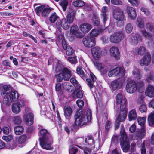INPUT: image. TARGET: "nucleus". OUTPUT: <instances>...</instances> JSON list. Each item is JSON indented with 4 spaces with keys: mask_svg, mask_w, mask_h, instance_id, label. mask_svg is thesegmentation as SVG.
Here are the masks:
<instances>
[{
    "mask_svg": "<svg viewBox=\"0 0 154 154\" xmlns=\"http://www.w3.org/2000/svg\"><path fill=\"white\" fill-rule=\"evenodd\" d=\"M3 99V104L6 106H9L11 104V103L12 101H11L8 96H4Z\"/></svg>",
    "mask_w": 154,
    "mask_h": 154,
    "instance_id": "37998d69",
    "label": "nucleus"
},
{
    "mask_svg": "<svg viewBox=\"0 0 154 154\" xmlns=\"http://www.w3.org/2000/svg\"><path fill=\"white\" fill-rule=\"evenodd\" d=\"M57 74L55 75V77L56 78V82H61L63 79L64 80V77L62 76L61 73H56Z\"/></svg>",
    "mask_w": 154,
    "mask_h": 154,
    "instance_id": "8fccbe9b",
    "label": "nucleus"
},
{
    "mask_svg": "<svg viewBox=\"0 0 154 154\" xmlns=\"http://www.w3.org/2000/svg\"><path fill=\"white\" fill-rule=\"evenodd\" d=\"M92 116V112L90 109L87 110L86 114L83 110H77L74 115V122L72 127L75 130H78L79 127L86 125L88 121L91 122Z\"/></svg>",
    "mask_w": 154,
    "mask_h": 154,
    "instance_id": "f03ea898",
    "label": "nucleus"
},
{
    "mask_svg": "<svg viewBox=\"0 0 154 154\" xmlns=\"http://www.w3.org/2000/svg\"><path fill=\"white\" fill-rule=\"evenodd\" d=\"M112 88L113 90L120 89L122 86V84L119 81L115 80L112 82L111 84Z\"/></svg>",
    "mask_w": 154,
    "mask_h": 154,
    "instance_id": "393cba45",
    "label": "nucleus"
},
{
    "mask_svg": "<svg viewBox=\"0 0 154 154\" xmlns=\"http://www.w3.org/2000/svg\"><path fill=\"white\" fill-rule=\"evenodd\" d=\"M146 52L145 48L143 46L140 47L138 50V53L140 55H143Z\"/></svg>",
    "mask_w": 154,
    "mask_h": 154,
    "instance_id": "13d9d810",
    "label": "nucleus"
},
{
    "mask_svg": "<svg viewBox=\"0 0 154 154\" xmlns=\"http://www.w3.org/2000/svg\"><path fill=\"white\" fill-rule=\"evenodd\" d=\"M144 83L143 81L140 80L137 82L136 83L137 89L138 91H140L141 90H142L144 88Z\"/></svg>",
    "mask_w": 154,
    "mask_h": 154,
    "instance_id": "e433bc0d",
    "label": "nucleus"
},
{
    "mask_svg": "<svg viewBox=\"0 0 154 154\" xmlns=\"http://www.w3.org/2000/svg\"><path fill=\"white\" fill-rule=\"evenodd\" d=\"M79 31V28L76 25H72L70 29V31L72 34H76V32Z\"/></svg>",
    "mask_w": 154,
    "mask_h": 154,
    "instance_id": "09e8293b",
    "label": "nucleus"
},
{
    "mask_svg": "<svg viewBox=\"0 0 154 154\" xmlns=\"http://www.w3.org/2000/svg\"><path fill=\"white\" fill-rule=\"evenodd\" d=\"M45 6L44 5H42L40 6H37L35 9V11L36 14H40L42 11Z\"/></svg>",
    "mask_w": 154,
    "mask_h": 154,
    "instance_id": "4d7b16f0",
    "label": "nucleus"
},
{
    "mask_svg": "<svg viewBox=\"0 0 154 154\" xmlns=\"http://www.w3.org/2000/svg\"><path fill=\"white\" fill-rule=\"evenodd\" d=\"M70 81L76 89H79L81 88L80 85L76 79L74 77H72L70 79Z\"/></svg>",
    "mask_w": 154,
    "mask_h": 154,
    "instance_id": "72a5a7b5",
    "label": "nucleus"
},
{
    "mask_svg": "<svg viewBox=\"0 0 154 154\" xmlns=\"http://www.w3.org/2000/svg\"><path fill=\"white\" fill-rule=\"evenodd\" d=\"M133 26L131 23L128 24L126 26L125 30L127 33H130L132 31Z\"/></svg>",
    "mask_w": 154,
    "mask_h": 154,
    "instance_id": "052dcab7",
    "label": "nucleus"
},
{
    "mask_svg": "<svg viewBox=\"0 0 154 154\" xmlns=\"http://www.w3.org/2000/svg\"><path fill=\"white\" fill-rule=\"evenodd\" d=\"M113 15L114 18L117 20V26L119 27L123 26L126 20L123 11L119 8H117L113 10Z\"/></svg>",
    "mask_w": 154,
    "mask_h": 154,
    "instance_id": "20e7f679",
    "label": "nucleus"
},
{
    "mask_svg": "<svg viewBox=\"0 0 154 154\" xmlns=\"http://www.w3.org/2000/svg\"><path fill=\"white\" fill-rule=\"evenodd\" d=\"M13 121L14 124L17 125L20 124L22 122L20 117L17 116L14 117Z\"/></svg>",
    "mask_w": 154,
    "mask_h": 154,
    "instance_id": "3c124183",
    "label": "nucleus"
},
{
    "mask_svg": "<svg viewBox=\"0 0 154 154\" xmlns=\"http://www.w3.org/2000/svg\"><path fill=\"white\" fill-rule=\"evenodd\" d=\"M65 67L60 60H58L54 67V72L56 73H61Z\"/></svg>",
    "mask_w": 154,
    "mask_h": 154,
    "instance_id": "b1692460",
    "label": "nucleus"
},
{
    "mask_svg": "<svg viewBox=\"0 0 154 154\" xmlns=\"http://www.w3.org/2000/svg\"><path fill=\"white\" fill-rule=\"evenodd\" d=\"M131 38V40L132 45H136L138 44V40L141 39V37L140 35L137 34L135 35H132Z\"/></svg>",
    "mask_w": 154,
    "mask_h": 154,
    "instance_id": "c85d7f7f",
    "label": "nucleus"
},
{
    "mask_svg": "<svg viewBox=\"0 0 154 154\" xmlns=\"http://www.w3.org/2000/svg\"><path fill=\"white\" fill-rule=\"evenodd\" d=\"M91 52L94 58L97 60L100 58L102 51L99 47H95L91 49Z\"/></svg>",
    "mask_w": 154,
    "mask_h": 154,
    "instance_id": "4468645a",
    "label": "nucleus"
},
{
    "mask_svg": "<svg viewBox=\"0 0 154 154\" xmlns=\"http://www.w3.org/2000/svg\"><path fill=\"white\" fill-rule=\"evenodd\" d=\"M66 55L70 56L72 55L74 51L72 48L69 46H68V47L66 48V49L65 50Z\"/></svg>",
    "mask_w": 154,
    "mask_h": 154,
    "instance_id": "5fc2aeb1",
    "label": "nucleus"
},
{
    "mask_svg": "<svg viewBox=\"0 0 154 154\" xmlns=\"http://www.w3.org/2000/svg\"><path fill=\"white\" fill-rule=\"evenodd\" d=\"M141 32L143 35L146 38H151L153 35L152 34L147 32L146 30H142Z\"/></svg>",
    "mask_w": 154,
    "mask_h": 154,
    "instance_id": "6e6d98bb",
    "label": "nucleus"
},
{
    "mask_svg": "<svg viewBox=\"0 0 154 154\" xmlns=\"http://www.w3.org/2000/svg\"><path fill=\"white\" fill-rule=\"evenodd\" d=\"M136 88V82L135 81L131 80L127 82L126 89L128 93H133L137 90Z\"/></svg>",
    "mask_w": 154,
    "mask_h": 154,
    "instance_id": "9d476101",
    "label": "nucleus"
},
{
    "mask_svg": "<svg viewBox=\"0 0 154 154\" xmlns=\"http://www.w3.org/2000/svg\"><path fill=\"white\" fill-rule=\"evenodd\" d=\"M94 25L95 26H98L100 23V21L98 17L96 15H94L93 18Z\"/></svg>",
    "mask_w": 154,
    "mask_h": 154,
    "instance_id": "603ef678",
    "label": "nucleus"
},
{
    "mask_svg": "<svg viewBox=\"0 0 154 154\" xmlns=\"http://www.w3.org/2000/svg\"><path fill=\"white\" fill-rule=\"evenodd\" d=\"M13 138L12 136L10 135L8 136H5L2 137L3 139L6 142H9Z\"/></svg>",
    "mask_w": 154,
    "mask_h": 154,
    "instance_id": "774afa93",
    "label": "nucleus"
},
{
    "mask_svg": "<svg viewBox=\"0 0 154 154\" xmlns=\"http://www.w3.org/2000/svg\"><path fill=\"white\" fill-rule=\"evenodd\" d=\"M82 42L84 46L87 48H91L96 44L95 38L89 36H86L83 38Z\"/></svg>",
    "mask_w": 154,
    "mask_h": 154,
    "instance_id": "1a4fd4ad",
    "label": "nucleus"
},
{
    "mask_svg": "<svg viewBox=\"0 0 154 154\" xmlns=\"http://www.w3.org/2000/svg\"><path fill=\"white\" fill-rule=\"evenodd\" d=\"M76 103L79 108H82L84 105V102L81 99H78L76 101Z\"/></svg>",
    "mask_w": 154,
    "mask_h": 154,
    "instance_id": "69168bd1",
    "label": "nucleus"
},
{
    "mask_svg": "<svg viewBox=\"0 0 154 154\" xmlns=\"http://www.w3.org/2000/svg\"><path fill=\"white\" fill-rule=\"evenodd\" d=\"M110 52L111 56L116 60H118L120 58V53L119 50L116 47L113 46L110 49Z\"/></svg>",
    "mask_w": 154,
    "mask_h": 154,
    "instance_id": "2eb2a0df",
    "label": "nucleus"
},
{
    "mask_svg": "<svg viewBox=\"0 0 154 154\" xmlns=\"http://www.w3.org/2000/svg\"><path fill=\"white\" fill-rule=\"evenodd\" d=\"M152 80L154 82V75L150 74L148 75L146 79V81L148 82H150Z\"/></svg>",
    "mask_w": 154,
    "mask_h": 154,
    "instance_id": "0e129e2a",
    "label": "nucleus"
},
{
    "mask_svg": "<svg viewBox=\"0 0 154 154\" xmlns=\"http://www.w3.org/2000/svg\"><path fill=\"white\" fill-rule=\"evenodd\" d=\"M151 61V56L150 53L147 52L140 61V65L142 66H147L149 65Z\"/></svg>",
    "mask_w": 154,
    "mask_h": 154,
    "instance_id": "9b49d317",
    "label": "nucleus"
},
{
    "mask_svg": "<svg viewBox=\"0 0 154 154\" xmlns=\"http://www.w3.org/2000/svg\"><path fill=\"white\" fill-rule=\"evenodd\" d=\"M146 96L152 98L154 97V86L152 85H148L146 88L145 92Z\"/></svg>",
    "mask_w": 154,
    "mask_h": 154,
    "instance_id": "5701e85b",
    "label": "nucleus"
},
{
    "mask_svg": "<svg viewBox=\"0 0 154 154\" xmlns=\"http://www.w3.org/2000/svg\"><path fill=\"white\" fill-rule=\"evenodd\" d=\"M137 122L139 125H140L141 128L145 127L146 119L145 117H138L137 118Z\"/></svg>",
    "mask_w": 154,
    "mask_h": 154,
    "instance_id": "a19ab883",
    "label": "nucleus"
},
{
    "mask_svg": "<svg viewBox=\"0 0 154 154\" xmlns=\"http://www.w3.org/2000/svg\"><path fill=\"white\" fill-rule=\"evenodd\" d=\"M68 60L72 64H75L77 62L76 57H70L68 58Z\"/></svg>",
    "mask_w": 154,
    "mask_h": 154,
    "instance_id": "bf43d9fd",
    "label": "nucleus"
},
{
    "mask_svg": "<svg viewBox=\"0 0 154 154\" xmlns=\"http://www.w3.org/2000/svg\"><path fill=\"white\" fill-rule=\"evenodd\" d=\"M141 154H146L145 147V144L144 141L141 144Z\"/></svg>",
    "mask_w": 154,
    "mask_h": 154,
    "instance_id": "e2e57ef3",
    "label": "nucleus"
},
{
    "mask_svg": "<svg viewBox=\"0 0 154 154\" xmlns=\"http://www.w3.org/2000/svg\"><path fill=\"white\" fill-rule=\"evenodd\" d=\"M72 112V108L69 106L66 105L64 109V114L66 117H70Z\"/></svg>",
    "mask_w": 154,
    "mask_h": 154,
    "instance_id": "a878e982",
    "label": "nucleus"
},
{
    "mask_svg": "<svg viewBox=\"0 0 154 154\" xmlns=\"http://www.w3.org/2000/svg\"><path fill=\"white\" fill-rule=\"evenodd\" d=\"M76 71L77 74L84 80H85L87 82V85L89 87L90 89L94 87V84L95 82H93L92 80L90 78H87V76L85 74L82 68L78 67L76 68Z\"/></svg>",
    "mask_w": 154,
    "mask_h": 154,
    "instance_id": "0eeeda50",
    "label": "nucleus"
},
{
    "mask_svg": "<svg viewBox=\"0 0 154 154\" xmlns=\"http://www.w3.org/2000/svg\"><path fill=\"white\" fill-rule=\"evenodd\" d=\"M126 10L128 16L131 20L135 19L137 15L136 11L134 8L130 6H127Z\"/></svg>",
    "mask_w": 154,
    "mask_h": 154,
    "instance_id": "dca6fc26",
    "label": "nucleus"
},
{
    "mask_svg": "<svg viewBox=\"0 0 154 154\" xmlns=\"http://www.w3.org/2000/svg\"><path fill=\"white\" fill-rule=\"evenodd\" d=\"M69 152L70 154H76L78 151V149L74 147L73 146H70L69 149Z\"/></svg>",
    "mask_w": 154,
    "mask_h": 154,
    "instance_id": "864d4df0",
    "label": "nucleus"
},
{
    "mask_svg": "<svg viewBox=\"0 0 154 154\" xmlns=\"http://www.w3.org/2000/svg\"><path fill=\"white\" fill-rule=\"evenodd\" d=\"M27 139V136L26 134H23L20 136L18 138V142L20 144H24Z\"/></svg>",
    "mask_w": 154,
    "mask_h": 154,
    "instance_id": "58836bf2",
    "label": "nucleus"
},
{
    "mask_svg": "<svg viewBox=\"0 0 154 154\" xmlns=\"http://www.w3.org/2000/svg\"><path fill=\"white\" fill-rule=\"evenodd\" d=\"M34 115L32 112H29L26 115L25 118V122L26 125L31 126L33 123Z\"/></svg>",
    "mask_w": 154,
    "mask_h": 154,
    "instance_id": "aec40b11",
    "label": "nucleus"
},
{
    "mask_svg": "<svg viewBox=\"0 0 154 154\" xmlns=\"http://www.w3.org/2000/svg\"><path fill=\"white\" fill-rule=\"evenodd\" d=\"M128 117L129 121H132L136 119L137 118V114L135 109L130 110L128 113Z\"/></svg>",
    "mask_w": 154,
    "mask_h": 154,
    "instance_id": "cd10ccee",
    "label": "nucleus"
},
{
    "mask_svg": "<svg viewBox=\"0 0 154 154\" xmlns=\"http://www.w3.org/2000/svg\"><path fill=\"white\" fill-rule=\"evenodd\" d=\"M146 28L149 29L150 31L154 33V26L149 23H148L146 24Z\"/></svg>",
    "mask_w": 154,
    "mask_h": 154,
    "instance_id": "338daca9",
    "label": "nucleus"
},
{
    "mask_svg": "<svg viewBox=\"0 0 154 154\" xmlns=\"http://www.w3.org/2000/svg\"><path fill=\"white\" fill-rule=\"evenodd\" d=\"M19 94L16 91L11 90L7 96H8L11 101L15 102L17 101L19 97Z\"/></svg>",
    "mask_w": 154,
    "mask_h": 154,
    "instance_id": "412c9836",
    "label": "nucleus"
},
{
    "mask_svg": "<svg viewBox=\"0 0 154 154\" xmlns=\"http://www.w3.org/2000/svg\"><path fill=\"white\" fill-rule=\"evenodd\" d=\"M125 73V70L123 68L117 67L113 69L110 68L109 71L108 75L109 77L116 76L118 75L121 77H123Z\"/></svg>",
    "mask_w": 154,
    "mask_h": 154,
    "instance_id": "6e6552de",
    "label": "nucleus"
},
{
    "mask_svg": "<svg viewBox=\"0 0 154 154\" xmlns=\"http://www.w3.org/2000/svg\"><path fill=\"white\" fill-rule=\"evenodd\" d=\"M125 37V35L122 31L116 32L110 35L109 41L112 43H119Z\"/></svg>",
    "mask_w": 154,
    "mask_h": 154,
    "instance_id": "423d86ee",
    "label": "nucleus"
},
{
    "mask_svg": "<svg viewBox=\"0 0 154 154\" xmlns=\"http://www.w3.org/2000/svg\"><path fill=\"white\" fill-rule=\"evenodd\" d=\"M60 5L62 8L63 11H65L68 6V0H61L59 3Z\"/></svg>",
    "mask_w": 154,
    "mask_h": 154,
    "instance_id": "79ce46f5",
    "label": "nucleus"
},
{
    "mask_svg": "<svg viewBox=\"0 0 154 154\" xmlns=\"http://www.w3.org/2000/svg\"><path fill=\"white\" fill-rule=\"evenodd\" d=\"M51 11V9L49 8L45 7L41 13L42 16L44 17H46L49 14Z\"/></svg>",
    "mask_w": 154,
    "mask_h": 154,
    "instance_id": "c9c22d12",
    "label": "nucleus"
},
{
    "mask_svg": "<svg viewBox=\"0 0 154 154\" xmlns=\"http://www.w3.org/2000/svg\"><path fill=\"white\" fill-rule=\"evenodd\" d=\"M1 89V94L2 96H8L12 90V88L10 85H3Z\"/></svg>",
    "mask_w": 154,
    "mask_h": 154,
    "instance_id": "f3484780",
    "label": "nucleus"
},
{
    "mask_svg": "<svg viewBox=\"0 0 154 154\" xmlns=\"http://www.w3.org/2000/svg\"><path fill=\"white\" fill-rule=\"evenodd\" d=\"M62 76L64 77V80L68 81L72 76L71 71L67 67H65L61 72Z\"/></svg>",
    "mask_w": 154,
    "mask_h": 154,
    "instance_id": "a211bd4d",
    "label": "nucleus"
},
{
    "mask_svg": "<svg viewBox=\"0 0 154 154\" xmlns=\"http://www.w3.org/2000/svg\"><path fill=\"white\" fill-rule=\"evenodd\" d=\"M59 19V17L56 13L54 12L50 17L49 20L51 23H53Z\"/></svg>",
    "mask_w": 154,
    "mask_h": 154,
    "instance_id": "f704fd0d",
    "label": "nucleus"
},
{
    "mask_svg": "<svg viewBox=\"0 0 154 154\" xmlns=\"http://www.w3.org/2000/svg\"><path fill=\"white\" fill-rule=\"evenodd\" d=\"M99 31L98 29H93L90 32V36L91 37H97L99 35Z\"/></svg>",
    "mask_w": 154,
    "mask_h": 154,
    "instance_id": "de8ad7c7",
    "label": "nucleus"
},
{
    "mask_svg": "<svg viewBox=\"0 0 154 154\" xmlns=\"http://www.w3.org/2000/svg\"><path fill=\"white\" fill-rule=\"evenodd\" d=\"M73 5L75 7H81L85 5V3L81 0H78L73 2Z\"/></svg>",
    "mask_w": 154,
    "mask_h": 154,
    "instance_id": "49530a36",
    "label": "nucleus"
},
{
    "mask_svg": "<svg viewBox=\"0 0 154 154\" xmlns=\"http://www.w3.org/2000/svg\"><path fill=\"white\" fill-rule=\"evenodd\" d=\"M75 17L74 13L72 10L69 11L67 15L66 16V20L69 23L72 24V23L74 18Z\"/></svg>",
    "mask_w": 154,
    "mask_h": 154,
    "instance_id": "bb28decb",
    "label": "nucleus"
},
{
    "mask_svg": "<svg viewBox=\"0 0 154 154\" xmlns=\"http://www.w3.org/2000/svg\"><path fill=\"white\" fill-rule=\"evenodd\" d=\"M64 88L68 92H72L73 89V86L71 85H70L68 83H65Z\"/></svg>",
    "mask_w": 154,
    "mask_h": 154,
    "instance_id": "a18cd8bd",
    "label": "nucleus"
},
{
    "mask_svg": "<svg viewBox=\"0 0 154 154\" xmlns=\"http://www.w3.org/2000/svg\"><path fill=\"white\" fill-rule=\"evenodd\" d=\"M116 97V103L118 105L120 104V112L115 123L114 126L115 130L119 128L120 122L125 119L127 117L128 112L127 100L123 98L121 94H118Z\"/></svg>",
    "mask_w": 154,
    "mask_h": 154,
    "instance_id": "f257e3e1",
    "label": "nucleus"
},
{
    "mask_svg": "<svg viewBox=\"0 0 154 154\" xmlns=\"http://www.w3.org/2000/svg\"><path fill=\"white\" fill-rule=\"evenodd\" d=\"M15 103L20 107L23 106L26 104V101L25 99L23 98L18 100L17 103Z\"/></svg>",
    "mask_w": 154,
    "mask_h": 154,
    "instance_id": "c03bdc74",
    "label": "nucleus"
},
{
    "mask_svg": "<svg viewBox=\"0 0 154 154\" xmlns=\"http://www.w3.org/2000/svg\"><path fill=\"white\" fill-rule=\"evenodd\" d=\"M94 64L97 69L100 71L102 75H104L107 73L108 70L106 66H103L102 64L98 61L94 62Z\"/></svg>",
    "mask_w": 154,
    "mask_h": 154,
    "instance_id": "ddd939ff",
    "label": "nucleus"
},
{
    "mask_svg": "<svg viewBox=\"0 0 154 154\" xmlns=\"http://www.w3.org/2000/svg\"><path fill=\"white\" fill-rule=\"evenodd\" d=\"M120 134V141L121 149L124 152H127L130 148L129 142L127 140V134L124 130H121Z\"/></svg>",
    "mask_w": 154,
    "mask_h": 154,
    "instance_id": "39448f33",
    "label": "nucleus"
},
{
    "mask_svg": "<svg viewBox=\"0 0 154 154\" xmlns=\"http://www.w3.org/2000/svg\"><path fill=\"white\" fill-rule=\"evenodd\" d=\"M15 133L17 135L21 134L24 131V128L21 126H18L14 128Z\"/></svg>",
    "mask_w": 154,
    "mask_h": 154,
    "instance_id": "2f4dec72",
    "label": "nucleus"
},
{
    "mask_svg": "<svg viewBox=\"0 0 154 154\" xmlns=\"http://www.w3.org/2000/svg\"><path fill=\"white\" fill-rule=\"evenodd\" d=\"M108 8L105 6L103 7L101 11L100 16L101 18L103 19L102 21L104 24H105L108 19Z\"/></svg>",
    "mask_w": 154,
    "mask_h": 154,
    "instance_id": "6ab92c4d",
    "label": "nucleus"
},
{
    "mask_svg": "<svg viewBox=\"0 0 154 154\" xmlns=\"http://www.w3.org/2000/svg\"><path fill=\"white\" fill-rule=\"evenodd\" d=\"M79 28L81 31L83 33H86L91 29L92 26L89 24L84 23L80 25L79 26Z\"/></svg>",
    "mask_w": 154,
    "mask_h": 154,
    "instance_id": "4be33fe9",
    "label": "nucleus"
},
{
    "mask_svg": "<svg viewBox=\"0 0 154 154\" xmlns=\"http://www.w3.org/2000/svg\"><path fill=\"white\" fill-rule=\"evenodd\" d=\"M39 132L42 137L39 138L40 144L41 147L47 150H51L53 139L51 134L45 129H41Z\"/></svg>",
    "mask_w": 154,
    "mask_h": 154,
    "instance_id": "7ed1b4c3",
    "label": "nucleus"
},
{
    "mask_svg": "<svg viewBox=\"0 0 154 154\" xmlns=\"http://www.w3.org/2000/svg\"><path fill=\"white\" fill-rule=\"evenodd\" d=\"M139 109L141 113L146 112L147 111L146 106L145 104H143L140 106Z\"/></svg>",
    "mask_w": 154,
    "mask_h": 154,
    "instance_id": "680f3d73",
    "label": "nucleus"
},
{
    "mask_svg": "<svg viewBox=\"0 0 154 154\" xmlns=\"http://www.w3.org/2000/svg\"><path fill=\"white\" fill-rule=\"evenodd\" d=\"M147 121L150 126H154V111L149 115Z\"/></svg>",
    "mask_w": 154,
    "mask_h": 154,
    "instance_id": "c756f323",
    "label": "nucleus"
},
{
    "mask_svg": "<svg viewBox=\"0 0 154 154\" xmlns=\"http://www.w3.org/2000/svg\"><path fill=\"white\" fill-rule=\"evenodd\" d=\"M12 109L13 112L16 114H18L20 111V107L15 103L13 104Z\"/></svg>",
    "mask_w": 154,
    "mask_h": 154,
    "instance_id": "473e14b6",
    "label": "nucleus"
},
{
    "mask_svg": "<svg viewBox=\"0 0 154 154\" xmlns=\"http://www.w3.org/2000/svg\"><path fill=\"white\" fill-rule=\"evenodd\" d=\"M79 89H75L73 92L72 93V97H74L76 94V96L77 98H82L83 97V93L81 90Z\"/></svg>",
    "mask_w": 154,
    "mask_h": 154,
    "instance_id": "7c9ffc66",
    "label": "nucleus"
},
{
    "mask_svg": "<svg viewBox=\"0 0 154 154\" xmlns=\"http://www.w3.org/2000/svg\"><path fill=\"white\" fill-rule=\"evenodd\" d=\"M146 133L145 127H143L140 129H138L135 132V136H132V139L133 140H137L139 138L142 139L144 138Z\"/></svg>",
    "mask_w": 154,
    "mask_h": 154,
    "instance_id": "f8f14e48",
    "label": "nucleus"
},
{
    "mask_svg": "<svg viewBox=\"0 0 154 154\" xmlns=\"http://www.w3.org/2000/svg\"><path fill=\"white\" fill-rule=\"evenodd\" d=\"M62 27L64 29L67 30L69 28L71 23H69L66 19L62 20Z\"/></svg>",
    "mask_w": 154,
    "mask_h": 154,
    "instance_id": "ea45409f",
    "label": "nucleus"
},
{
    "mask_svg": "<svg viewBox=\"0 0 154 154\" xmlns=\"http://www.w3.org/2000/svg\"><path fill=\"white\" fill-rule=\"evenodd\" d=\"M132 73L137 79H140L142 77L141 71L138 69H136L132 72Z\"/></svg>",
    "mask_w": 154,
    "mask_h": 154,
    "instance_id": "4c0bfd02",
    "label": "nucleus"
}]
</instances>
